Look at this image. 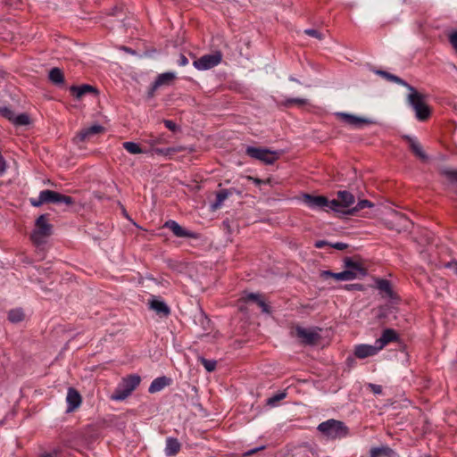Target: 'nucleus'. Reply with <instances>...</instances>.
<instances>
[{"instance_id":"b1692460","label":"nucleus","mask_w":457,"mask_h":457,"mask_svg":"<svg viewBox=\"0 0 457 457\" xmlns=\"http://www.w3.org/2000/svg\"><path fill=\"white\" fill-rule=\"evenodd\" d=\"M394 451L386 445L375 447L370 450V457H392Z\"/></svg>"},{"instance_id":"412c9836","label":"nucleus","mask_w":457,"mask_h":457,"mask_svg":"<svg viewBox=\"0 0 457 457\" xmlns=\"http://www.w3.org/2000/svg\"><path fill=\"white\" fill-rule=\"evenodd\" d=\"M51 230H33L30 235L31 240L35 245H40L46 242L47 238L51 235Z\"/></svg>"},{"instance_id":"79ce46f5","label":"nucleus","mask_w":457,"mask_h":457,"mask_svg":"<svg viewBox=\"0 0 457 457\" xmlns=\"http://www.w3.org/2000/svg\"><path fill=\"white\" fill-rule=\"evenodd\" d=\"M162 228H172V229H175V228H182L178 222H176L175 220H167Z\"/></svg>"},{"instance_id":"393cba45","label":"nucleus","mask_w":457,"mask_h":457,"mask_svg":"<svg viewBox=\"0 0 457 457\" xmlns=\"http://www.w3.org/2000/svg\"><path fill=\"white\" fill-rule=\"evenodd\" d=\"M150 308L159 314L168 315L170 313V309L167 304L164 302L156 299L150 302Z\"/></svg>"},{"instance_id":"4d7b16f0","label":"nucleus","mask_w":457,"mask_h":457,"mask_svg":"<svg viewBox=\"0 0 457 457\" xmlns=\"http://www.w3.org/2000/svg\"><path fill=\"white\" fill-rule=\"evenodd\" d=\"M39 228H44V229H46L48 228V227L46 225H43L42 227H40Z\"/></svg>"},{"instance_id":"cd10ccee","label":"nucleus","mask_w":457,"mask_h":457,"mask_svg":"<svg viewBox=\"0 0 457 457\" xmlns=\"http://www.w3.org/2000/svg\"><path fill=\"white\" fill-rule=\"evenodd\" d=\"M122 146L125 150H127L129 154H139L145 153L137 143L127 141L122 144Z\"/></svg>"},{"instance_id":"8fccbe9b","label":"nucleus","mask_w":457,"mask_h":457,"mask_svg":"<svg viewBox=\"0 0 457 457\" xmlns=\"http://www.w3.org/2000/svg\"><path fill=\"white\" fill-rule=\"evenodd\" d=\"M330 245V243H328L327 241H324V240H319V241H316L315 242V246L317 248H322L323 246L325 245Z\"/></svg>"},{"instance_id":"4be33fe9","label":"nucleus","mask_w":457,"mask_h":457,"mask_svg":"<svg viewBox=\"0 0 457 457\" xmlns=\"http://www.w3.org/2000/svg\"><path fill=\"white\" fill-rule=\"evenodd\" d=\"M244 299L246 302L251 301L256 303L262 308L263 312H269L268 305L265 303L261 295L255 293H247L245 295Z\"/></svg>"},{"instance_id":"a211bd4d","label":"nucleus","mask_w":457,"mask_h":457,"mask_svg":"<svg viewBox=\"0 0 457 457\" xmlns=\"http://www.w3.org/2000/svg\"><path fill=\"white\" fill-rule=\"evenodd\" d=\"M324 275L326 277H332L336 278L337 280L340 281H349L356 278V274H354V271L352 270H345L341 272L334 273L331 271H325Z\"/></svg>"},{"instance_id":"f3484780","label":"nucleus","mask_w":457,"mask_h":457,"mask_svg":"<svg viewBox=\"0 0 457 457\" xmlns=\"http://www.w3.org/2000/svg\"><path fill=\"white\" fill-rule=\"evenodd\" d=\"M171 379L162 376L154 379L148 388L149 393L154 394L162 391L165 386H169Z\"/></svg>"},{"instance_id":"2f4dec72","label":"nucleus","mask_w":457,"mask_h":457,"mask_svg":"<svg viewBox=\"0 0 457 457\" xmlns=\"http://www.w3.org/2000/svg\"><path fill=\"white\" fill-rule=\"evenodd\" d=\"M183 149L184 148L182 146H179V147H170V148H155V149L153 150V152H154L157 154L170 155V154H172L174 153L182 151Z\"/></svg>"},{"instance_id":"c85d7f7f","label":"nucleus","mask_w":457,"mask_h":457,"mask_svg":"<svg viewBox=\"0 0 457 457\" xmlns=\"http://www.w3.org/2000/svg\"><path fill=\"white\" fill-rule=\"evenodd\" d=\"M441 173L453 184L457 186V170L451 168H445L441 170Z\"/></svg>"},{"instance_id":"72a5a7b5","label":"nucleus","mask_w":457,"mask_h":457,"mask_svg":"<svg viewBox=\"0 0 457 457\" xmlns=\"http://www.w3.org/2000/svg\"><path fill=\"white\" fill-rule=\"evenodd\" d=\"M201 363L204 365V367L205 368V370L209 372H212L215 370L216 368V361L214 360H207V359H204L203 357H200L199 358Z\"/></svg>"},{"instance_id":"7ed1b4c3","label":"nucleus","mask_w":457,"mask_h":457,"mask_svg":"<svg viewBox=\"0 0 457 457\" xmlns=\"http://www.w3.org/2000/svg\"><path fill=\"white\" fill-rule=\"evenodd\" d=\"M49 203L69 206L74 204V200L71 196L49 189L42 190L37 198L30 199V204L35 207Z\"/></svg>"},{"instance_id":"9d476101","label":"nucleus","mask_w":457,"mask_h":457,"mask_svg":"<svg viewBox=\"0 0 457 457\" xmlns=\"http://www.w3.org/2000/svg\"><path fill=\"white\" fill-rule=\"evenodd\" d=\"M336 115L353 129H361L364 125L370 124L372 122L369 119L358 117L345 112H337Z\"/></svg>"},{"instance_id":"6e6552de","label":"nucleus","mask_w":457,"mask_h":457,"mask_svg":"<svg viewBox=\"0 0 457 457\" xmlns=\"http://www.w3.org/2000/svg\"><path fill=\"white\" fill-rule=\"evenodd\" d=\"M222 54L220 52H215L209 54H204L199 59L193 62V66L198 71H206L212 69L220 63Z\"/></svg>"},{"instance_id":"e433bc0d","label":"nucleus","mask_w":457,"mask_h":457,"mask_svg":"<svg viewBox=\"0 0 457 457\" xmlns=\"http://www.w3.org/2000/svg\"><path fill=\"white\" fill-rule=\"evenodd\" d=\"M165 137L163 135H161L159 137H153L146 140V143L150 145L151 146H154L158 144L165 143Z\"/></svg>"},{"instance_id":"a878e982","label":"nucleus","mask_w":457,"mask_h":457,"mask_svg":"<svg viewBox=\"0 0 457 457\" xmlns=\"http://www.w3.org/2000/svg\"><path fill=\"white\" fill-rule=\"evenodd\" d=\"M345 265L347 270H352L354 271V274H356V278L359 276H364L365 275L364 269H362L357 262H353L350 258H346L345 260Z\"/></svg>"},{"instance_id":"5701e85b","label":"nucleus","mask_w":457,"mask_h":457,"mask_svg":"<svg viewBox=\"0 0 457 457\" xmlns=\"http://www.w3.org/2000/svg\"><path fill=\"white\" fill-rule=\"evenodd\" d=\"M71 91L76 96V98L80 99L84 95L87 93H94L96 89L90 85H82L79 87L72 86L71 87Z\"/></svg>"},{"instance_id":"6e6d98bb","label":"nucleus","mask_w":457,"mask_h":457,"mask_svg":"<svg viewBox=\"0 0 457 457\" xmlns=\"http://www.w3.org/2000/svg\"><path fill=\"white\" fill-rule=\"evenodd\" d=\"M289 79H290L291 81L299 82L297 79H295V78H293V77H290V78H289Z\"/></svg>"},{"instance_id":"c9c22d12","label":"nucleus","mask_w":457,"mask_h":457,"mask_svg":"<svg viewBox=\"0 0 457 457\" xmlns=\"http://www.w3.org/2000/svg\"><path fill=\"white\" fill-rule=\"evenodd\" d=\"M378 288L380 291L386 293L388 295H391V286L387 280L382 279L378 282Z\"/></svg>"},{"instance_id":"2eb2a0df","label":"nucleus","mask_w":457,"mask_h":457,"mask_svg":"<svg viewBox=\"0 0 457 457\" xmlns=\"http://www.w3.org/2000/svg\"><path fill=\"white\" fill-rule=\"evenodd\" d=\"M397 339V335L394 329L387 328L385 329L381 335V337L377 339L375 342L379 348L382 350L387 344L393 342Z\"/></svg>"},{"instance_id":"864d4df0","label":"nucleus","mask_w":457,"mask_h":457,"mask_svg":"<svg viewBox=\"0 0 457 457\" xmlns=\"http://www.w3.org/2000/svg\"><path fill=\"white\" fill-rule=\"evenodd\" d=\"M43 220H45V217H44V216H40V217L37 219V222L39 224V223H40V222H42Z\"/></svg>"},{"instance_id":"5fc2aeb1","label":"nucleus","mask_w":457,"mask_h":457,"mask_svg":"<svg viewBox=\"0 0 457 457\" xmlns=\"http://www.w3.org/2000/svg\"><path fill=\"white\" fill-rule=\"evenodd\" d=\"M257 451H258V449H253V450H250V451L247 453V455L253 454V453H256Z\"/></svg>"},{"instance_id":"39448f33","label":"nucleus","mask_w":457,"mask_h":457,"mask_svg":"<svg viewBox=\"0 0 457 457\" xmlns=\"http://www.w3.org/2000/svg\"><path fill=\"white\" fill-rule=\"evenodd\" d=\"M318 429L331 439L342 438L347 435L348 429L342 421L328 420L320 423Z\"/></svg>"},{"instance_id":"9b49d317","label":"nucleus","mask_w":457,"mask_h":457,"mask_svg":"<svg viewBox=\"0 0 457 457\" xmlns=\"http://www.w3.org/2000/svg\"><path fill=\"white\" fill-rule=\"evenodd\" d=\"M104 129L103 126L99 124H95L89 128L83 129L76 135L73 140L76 144H79L80 142L89 139L94 135H97L104 132Z\"/></svg>"},{"instance_id":"13d9d810","label":"nucleus","mask_w":457,"mask_h":457,"mask_svg":"<svg viewBox=\"0 0 457 457\" xmlns=\"http://www.w3.org/2000/svg\"><path fill=\"white\" fill-rule=\"evenodd\" d=\"M42 457H52V455H50V454H46V455H44V456H42Z\"/></svg>"},{"instance_id":"aec40b11","label":"nucleus","mask_w":457,"mask_h":457,"mask_svg":"<svg viewBox=\"0 0 457 457\" xmlns=\"http://www.w3.org/2000/svg\"><path fill=\"white\" fill-rule=\"evenodd\" d=\"M180 450V443L174 437H168L166 439L165 454L167 456H174Z\"/></svg>"},{"instance_id":"c03bdc74","label":"nucleus","mask_w":457,"mask_h":457,"mask_svg":"<svg viewBox=\"0 0 457 457\" xmlns=\"http://www.w3.org/2000/svg\"><path fill=\"white\" fill-rule=\"evenodd\" d=\"M287 104H305L307 103V100L303 98H291L287 101Z\"/></svg>"},{"instance_id":"603ef678","label":"nucleus","mask_w":457,"mask_h":457,"mask_svg":"<svg viewBox=\"0 0 457 457\" xmlns=\"http://www.w3.org/2000/svg\"><path fill=\"white\" fill-rule=\"evenodd\" d=\"M250 179H252V178H250ZM253 180L254 181V183H255L256 185H260V184L262 183V180H261V179H253Z\"/></svg>"},{"instance_id":"09e8293b","label":"nucleus","mask_w":457,"mask_h":457,"mask_svg":"<svg viewBox=\"0 0 457 457\" xmlns=\"http://www.w3.org/2000/svg\"><path fill=\"white\" fill-rule=\"evenodd\" d=\"M6 170V164L3 158V156L0 154V176H2Z\"/></svg>"},{"instance_id":"ea45409f","label":"nucleus","mask_w":457,"mask_h":457,"mask_svg":"<svg viewBox=\"0 0 457 457\" xmlns=\"http://www.w3.org/2000/svg\"><path fill=\"white\" fill-rule=\"evenodd\" d=\"M0 114L12 121L14 113L7 107H0Z\"/></svg>"},{"instance_id":"ddd939ff","label":"nucleus","mask_w":457,"mask_h":457,"mask_svg":"<svg viewBox=\"0 0 457 457\" xmlns=\"http://www.w3.org/2000/svg\"><path fill=\"white\" fill-rule=\"evenodd\" d=\"M67 411L71 412L81 404V396L79 393L72 387H70L66 396Z\"/></svg>"},{"instance_id":"6ab92c4d","label":"nucleus","mask_w":457,"mask_h":457,"mask_svg":"<svg viewBox=\"0 0 457 457\" xmlns=\"http://www.w3.org/2000/svg\"><path fill=\"white\" fill-rule=\"evenodd\" d=\"M405 138L408 140L410 144V147L412 150V152L415 154L416 156H418L422 161L428 160V155L424 152L421 145L413 137H405Z\"/></svg>"},{"instance_id":"a18cd8bd","label":"nucleus","mask_w":457,"mask_h":457,"mask_svg":"<svg viewBox=\"0 0 457 457\" xmlns=\"http://www.w3.org/2000/svg\"><path fill=\"white\" fill-rule=\"evenodd\" d=\"M164 124H165V127L171 131H175L177 129V125L172 120H165Z\"/></svg>"},{"instance_id":"423d86ee","label":"nucleus","mask_w":457,"mask_h":457,"mask_svg":"<svg viewBox=\"0 0 457 457\" xmlns=\"http://www.w3.org/2000/svg\"><path fill=\"white\" fill-rule=\"evenodd\" d=\"M303 201L304 204L312 210H320L324 212H332V206H337L334 201L328 200L322 195H303Z\"/></svg>"},{"instance_id":"bb28decb","label":"nucleus","mask_w":457,"mask_h":457,"mask_svg":"<svg viewBox=\"0 0 457 457\" xmlns=\"http://www.w3.org/2000/svg\"><path fill=\"white\" fill-rule=\"evenodd\" d=\"M49 79L55 85H62L64 82L62 71L58 68H53L49 71Z\"/></svg>"},{"instance_id":"4c0bfd02","label":"nucleus","mask_w":457,"mask_h":457,"mask_svg":"<svg viewBox=\"0 0 457 457\" xmlns=\"http://www.w3.org/2000/svg\"><path fill=\"white\" fill-rule=\"evenodd\" d=\"M287 394L285 392H281V393H278L276 394L275 395H273L272 397H270L268 400H267V403L269 405H275V403L282 399H284L286 397Z\"/></svg>"},{"instance_id":"7c9ffc66","label":"nucleus","mask_w":457,"mask_h":457,"mask_svg":"<svg viewBox=\"0 0 457 457\" xmlns=\"http://www.w3.org/2000/svg\"><path fill=\"white\" fill-rule=\"evenodd\" d=\"M174 237L179 238H197L198 235L191 230H171Z\"/></svg>"},{"instance_id":"3c124183","label":"nucleus","mask_w":457,"mask_h":457,"mask_svg":"<svg viewBox=\"0 0 457 457\" xmlns=\"http://www.w3.org/2000/svg\"><path fill=\"white\" fill-rule=\"evenodd\" d=\"M446 267L453 268L454 273L457 274V262H449L446 264Z\"/></svg>"},{"instance_id":"dca6fc26","label":"nucleus","mask_w":457,"mask_h":457,"mask_svg":"<svg viewBox=\"0 0 457 457\" xmlns=\"http://www.w3.org/2000/svg\"><path fill=\"white\" fill-rule=\"evenodd\" d=\"M231 195H232L231 189H221L219 192H217L215 200L213 202H212L210 204L211 210L216 211V210L220 209L223 205L225 200H227L228 197Z\"/></svg>"},{"instance_id":"f257e3e1","label":"nucleus","mask_w":457,"mask_h":457,"mask_svg":"<svg viewBox=\"0 0 457 457\" xmlns=\"http://www.w3.org/2000/svg\"><path fill=\"white\" fill-rule=\"evenodd\" d=\"M337 206H332V212L338 216L356 215L361 212V216L370 217L375 214L376 206L369 200H360L355 205L354 195L345 190L337 192V199H333Z\"/></svg>"},{"instance_id":"58836bf2","label":"nucleus","mask_w":457,"mask_h":457,"mask_svg":"<svg viewBox=\"0 0 457 457\" xmlns=\"http://www.w3.org/2000/svg\"><path fill=\"white\" fill-rule=\"evenodd\" d=\"M449 41L454 50L457 52V30H453L448 35Z\"/></svg>"},{"instance_id":"473e14b6","label":"nucleus","mask_w":457,"mask_h":457,"mask_svg":"<svg viewBox=\"0 0 457 457\" xmlns=\"http://www.w3.org/2000/svg\"><path fill=\"white\" fill-rule=\"evenodd\" d=\"M12 122L15 125H28L29 123V117L24 113L14 115Z\"/></svg>"},{"instance_id":"20e7f679","label":"nucleus","mask_w":457,"mask_h":457,"mask_svg":"<svg viewBox=\"0 0 457 457\" xmlns=\"http://www.w3.org/2000/svg\"><path fill=\"white\" fill-rule=\"evenodd\" d=\"M140 381L141 378L138 375H130L124 378L110 398L113 401L125 400L137 388Z\"/></svg>"},{"instance_id":"f704fd0d","label":"nucleus","mask_w":457,"mask_h":457,"mask_svg":"<svg viewBox=\"0 0 457 457\" xmlns=\"http://www.w3.org/2000/svg\"><path fill=\"white\" fill-rule=\"evenodd\" d=\"M399 226H401L403 228H409L411 226H414V222L411 220L409 218H407L405 215L401 214L399 215Z\"/></svg>"},{"instance_id":"0eeeda50","label":"nucleus","mask_w":457,"mask_h":457,"mask_svg":"<svg viewBox=\"0 0 457 457\" xmlns=\"http://www.w3.org/2000/svg\"><path fill=\"white\" fill-rule=\"evenodd\" d=\"M245 152L250 157L259 160L266 164H272L278 158V152L262 147L248 146Z\"/></svg>"},{"instance_id":"c756f323","label":"nucleus","mask_w":457,"mask_h":457,"mask_svg":"<svg viewBox=\"0 0 457 457\" xmlns=\"http://www.w3.org/2000/svg\"><path fill=\"white\" fill-rule=\"evenodd\" d=\"M24 313L21 309L11 310L8 313V319L10 321L16 323L23 320Z\"/></svg>"},{"instance_id":"37998d69","label":"nucleus","mask_w":457,"mask_h":457,"mask_svg":"<svg viewBox=\"0 0 457 457\" xmlns=\"http://www.w3.org/2000/svg\"><path fill=\"white\" fill-rule=\"evenodd\" d=\"M368 387L375 394L381 395L382 394V386L376 384H368Z\"/></svg>"},{"instance_id":"1a4fd4ad","label":"nucleus","mask_w":457,"mask_h":457,"mask_svg":"<svg viewBox=\"0 0 457 457\" xmlns=\"http://www.w3.org/2000/svg\"><path fill=\"white\" fill-rule=\"evenodd\" d=\"M320 329L316 328H303L296 327L295 328V334L296 337L303 344L313 345L320 338L319 332Z\"/></svg>"},{"instance_id":"4468645a","label":"nucleus","mask_w":457,"mask_h":457,"mask_svg":"<svg viewBox=\"0 0 457 457\" xmlns=\"http://www.w3.org/2000/svg\"><path fill=\"white\" fill-rule=\"evenodd\" d=\"M176 78L175 72H164L156 78L152 85L150 94H153L158 87L165 85H170Z\"/></svg>"},{"instance_id":"a19ab883","label":"nucleus","mask_w":457,"mask_h":457,"mask_svg":"<svg viewBox=\"0 0 457 457\" xmlns=\"http://www.w3.org/2000/svg\"><path fill=\"white\" fill-rule=\"evenodd\" d=\"M304 33L310 37H316L320 40H321L323 38V36L321 35V33L313 29H307L304 30Z\"/></svg>"},{"instance_id":"de8ad7c7","label":"nucleus","mask_w":457,"mask_h":457,"mask_svg":"<svg viewBox=\"0 0 457 457\" xmlns=\"http://www.w3.org/2000/svg\"><path fill=\"white\" fill-rule=\"evenodd\" d=\"M330 246H332L333 248H336L337 250H344L345 248L347 247V245L345 243L337 242L335 244H330Z\"/></svg>"},{"instance_id":"f8f14e48","label":"nucleus","mask_w":457,"mask_h":457,"mask_svg":"<svg viewBox=\"0 0 457 457\" xmlns=\"http://www.w3.org/2000/svg\"><path fill=\"white\" fill-rule=\"evenodd\" d=\"M379 348L378 347L376 342L374 345H357L354 347V354L359 359H364L367 357L374 356L379 352Z\"/></svg>"},{"instance_id":"49530a36","label":"nucleus","mask_w":457,"mask_h":457,"mask_svg":"<svg viewBox=\"0 0 457 457\" xmlns=\"http://www.w3.org/2000/svg\"><path fill=\"white\" fill-rule=\"evenodd\" d=\"M178 64L179 66H186L188 64V60L184 54H180L178 60Z\"/></svg>"},{"instance_id":"f03ea898","label":"nucleus","mask_w":457,"mask_h":457,"mask_svg":"<svg viewBox=\"0 0 457 457\" xmlns=\"http://www.w3.org/2000/svg\"><path fill=\"white\" fill-rule=\"evenodd\" d=\"M377 73L391 81H395L400 85H403L409 89L410 93L408 94L407 101L414 110L415 116L419 120H425L429 117L430 110L426 104L424 95L419 93L413 87L410 86L404 80L393 74L382 71H378Z\"/></svg>"}]
</instances>
